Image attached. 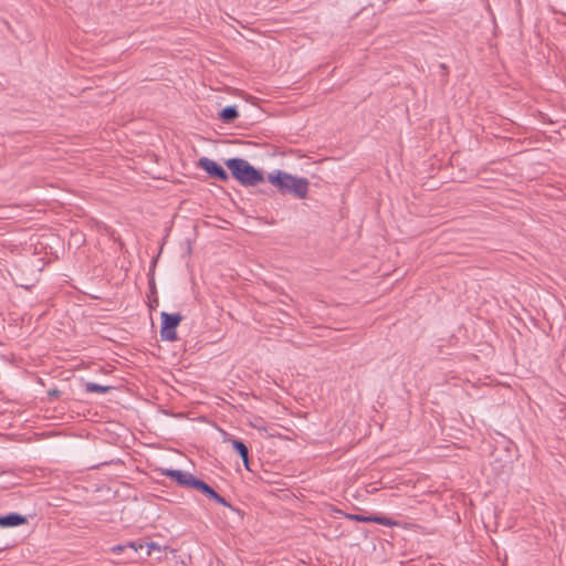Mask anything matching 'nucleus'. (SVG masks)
<instances>
[{
	"label": "nucleus",
	"mask_w": 566,
	"mask_h": 566,
	"mask_svg": "<svg viewBox=\"0 0 566 566\" xmlns=\"http://www.w3.org/2000/svg\"><path fill=\"white\" fill-rule=\"evenodd\" d=\"M268 180L282 193H290L297 199H304L308 193L310 181L304 177L275 170L269 175Z\"/></svg>",
	"instance_id": "nucleus-1"
},
{
	"label": "nucleus",
	"mask_w": 566,
	"mask_h": 566,
	"mask_svg": "<svg viewBox=\"0 0 566 566\" xmlns=\"http://www.w3.org/2000/svg\"><path fill=\"white\" fill-rule=\"evenodd\" d=\"M231 442L233 450L240 455L247 470H251L249 467V449L242 440L228 439Z\"/></svg>",
	"instance_id": "nucleus-9"
},
{
	"label": "nucleus",
	"mask_w": 566,
	"mask_h": 566,
	"mask_svg": "<svg viewBox=\"0 0 566 566\" xmlns=\"http://www.w3.org/2000/svg\"><path fill=\"white\" fill-rule=\"evenodd\" d=\"M113 387L111 386H103L95 382H86L85 384V390L87 392H97V394H106L111 391Z\"/></svg>",
	"instance_id": "nucleus-11"
},
{
	"label": "nucleus",
	"mask_w": 566,
	"mask_h": 566,
	"mask_svg": "<svg viewBox=\"0 0 566 566\" xmlns=\"http://www.w3.org/2000/svg\"><path fill=\"white\" fill-rule=\"evenodd\" d=\"M161 473L176 482L179 486L187 489H193L199 479L190 472L177 469H165L161 471Z\"/></svg>",
	"instance_id": "nucleus-4"
},
{
	"label": "nucleus",
	"mask_w": 566,
	"mask_h": 566,
	"mask_svg": "<svg viewBox=\"0 0 566 566\" xmlns=\"http://www.w3.org/2000/svg\"><path fill=\"white\" fill-rule=\"evenodd\" d=\"M180 313H160V338L165 342H176L178 339L177 327L182 321Z\"/></svg>",
	"instance_id": "nucleus-3"
},
{
	"label": "nucleus",
	"mask_w": 566,
	"mask_h": 566,
	"mask_svg": "<svg viewBox=\"0 0 566 566\" xmlns=\"http://www.w3.org/2000/svg\"><path fill=\"white\" fill-rule=\"evenodd\" d=\"M239 117V112L234 105L226 106L219 113V118L222 123L230 124L233 123Z\"/></svg>",
	"instance_id": "nucleus-10"
},
{
	"label": "nucleus",
	"mask_w": 566,
	"mask_h": 566,
	"mask_svg": "<svg viewBox=\"0 0 566 566\" xmlns=\"http://www.w3.org/2000/svg\"><path fill=\"white\" fill-rule=\"evenodd\" d=\"M344 516L350 521L363 522V523H377V524L388 526V527L399 525L398 521H395V520L384 516V515H363V514L345 513Z\"/></svg>",
	"instance_id": "nucleus-6"
},
{
	"label": "nucleus",
	"mask_w": 566,
	"mask_h": 566,
	"mask_svg": "<svg viewBox=\"0 0 566 566\" xmlns=\"http://www.w3.org/2000/svg\"><path fill=\"white\" fill-rule=\"evenodd\" d=\"M24 523H27V517L15 512L0 515V527H15Z\"/></svg>",
	"instance_id": "nucleus-8"
},
{
	"label": "nucleus",
	"mask_w": 566,
	"mask_h": 566,
	"mask_svg": "<svg viewBox=\"0 0 566 566\" xmlns=\"http://www.w3.org/2000/svg\"><path fill=\"white\" fill-rule=\"evenodd\" d=\"M193 490L199 491L208 499L214 501L216 503L230 509L231 511H235L230 502H228L223 496H221L218 492H216L209 484H207L203 480L198 479Z\"/></svg>",
	"instance_id": "nucleus-7"
},
{
	"label": "nucleus",
	"mask_w": 566,
	"mask_h": 566,
	"mask_svg": "<svg viewBox=\"0 0 566 566\" xmlns=\"http://www.w3.org/2000/svg\"><path fill=\"white\" fill-rule=\"evenodd\" d=\"M125 548L126 545H116L111 548V552H113L114 554H120L125 551Z\"/></svg>",
	"instance_id": "nucleus-12"
},
{
	"label": "nucleus",
	"mask_w": 566,
	"mask_h": 566,
	"mask_svg": "<svg viewBox=\"0 0 566 566\" xmlns=\"http://www.w3.org/2000/svg\"><path fill=\"white\" fill-rule=\"evenodd\" d=\"M198 166L201 169H203L209 175V177H211L213 179H217V180H220L223 182L229 180L228 172L224 170V168L221 165H219L213 159H210L208 157H201L198 160Z\"/></svg>",
	"instance_id": "nucleus-5"
},
{
	"label": "nucleus",
	"mask_w": 566,
	"mask_h": 566,
	"mask_svg": "<svg viewBox=\"0 0 566 566\" xmlns=\"http://www.w3.org/2000/svg\"><path fill=\"white\" fill-rule=\"evenodd\" d=\"M149 289H150L151 293H156V284H155L154 276H151L150 280H149Z\"/></svg>",
	"instance_id": "nucleus-14"
},
{
	"label": "nucleus",
	"mask_w": 566,
	"mask_h": 566,
	"mask_svg": "<svg viewBox=\"0 0 566 566\" xmlns=\"http://www.w3.org/2000/svg\"><path fill=\"white\" fill-rule=\"evenodd\" d=\"M125 545H126V548L129 547V548L134 549L135 552H137L138 548L143 547V544H137L136 542H128Z\"/></svg>",
	"instance_id": "nucleus-13"
},
{
	"label": "nucleus",
	"mask_w": 566,
	"mask_h": 566,
	"mask_svg": "<svg viewBox=\"0 0 566 566\" xmlns=\"http://www.w3.org/2000/svg\"><path fill=\"white\" fill-rule=\"evenodd\" d=\"M224 164L242 186H256L264 180L262 171L243 158H229Z\"/></svg>",
	"instance_id": "nucleus-2"
}]
</instances>
